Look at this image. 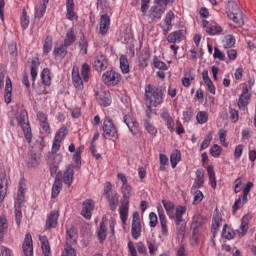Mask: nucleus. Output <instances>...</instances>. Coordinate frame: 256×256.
<instances>
[{
    "label": "nucleus",
    "mask_w": 256,
    "mask_h": 256,
    "mask_svg": "<svg viewBox=\"0 0 256 256\" xmlns=\"http://www.w3.org/2000/svg\"><path fill=\"white\" fill-rule=\"evenodd\" d=\"M75 41H77V37L75 36V31L71 28L66 34L64 45L65 47H71Z\"/></svg>",
    "instance_id": "obj_31"
},
{
    "label": "nucleus",
    "mask_w": 256,
    "mask_h": 256,
    "mask_svg": "<svg viewBox=\"0 0 256 256\" xmlns=\"http://www.w3.org/2000/svg\"><path fill=\"white\" fill-rule=\"evenodd\" d=\"M119 211L122 223H127V218L129 217V202H121Z\"/></svg>",
    "instance_id": "obj_29"
},
{
    "label": "nucleus",
    "mask_w": 256,
    "mask_h": 256,
    "mask_svg": "<svg viewBox=\"0 0 256 256\" xmlns=\"http://www.w3.org/2000/svg\"><path fill=\"white\" fill-rule=\"evenodd\" d=\"M181 161V151L174 150L173 153L170 156V163L172 169H175L177 167V164Z\"/></svg>",
    "instance_id": "obj_35"
},
{
    "label": "nucleus",
    "mask_w": 256,
    "mask_h": 256,
    "mask_svg": "<svg viewBox=\"0 0 256 256\" xmlns=\"http://www.w3.org/2000/svg\"><path fill=\"white\" fill-rule=\"evenodd\" d=\"M61 132L60 133H56L55 138H54V142L52 145V151L53 153H57V151H59V149H61Z\"/></svg>",
    "instance_id": "obj_47"
},
{
    "label": "nucleus",
    "mask_w": 256,
    "mask_h": 256,
    "mask_svg": "<svg viewBox=\"0 0 256 256\" xmlns=\"http://www.w3.org/2000/svg\"><path fill=\"white\" fill-rule=\"evenodd\" d=\"M28 165L29 167H37V165H39V158L37 157V154L33 152L29 154Z\"/></svg>",
    "instance_id": "obj_50"
},
{
    "label": "nucleus",
    "mask_w": 256,
    "mask_h": 256,
    "mask_svg": "<svg viewBox=\"0 0 256 256\" xmlns=\"http://www.w3.org/2000/svg\"><path fill=\"white\" fill-rule=\"evenodd\" d=\"M76 236H77V233H75V230L73 228H71L70 230H67L66 243H73V241H75Z\"/></svg>",
    "instance_id": "obj_55"
},
{
    "label": "nucleus",
    "mask_w": 256,
    "mask_h": 256,
    "mask_svg": "<svg viewBox=\"0 0 256 256\" xmlns=\"http://www.w3.org/2000/svg\"><path fill=\"white\" fill-rule=\"evenodd\" d=\"M207 221L206 217H203L201 214L196 213L192 218L191 229H199Z\"/></svg>",
    "instance_id": "obj_25"
},
{
    "label": "nucleus",
    "mask_w": 256,
    "mask_h": 256,
    "mask_svg": "<svg viewBox=\"0 0 256 256\" xmlns=\"http://www.w3.org/2000/svg\"><path fill=\"white\" fill-rule=\"evenodd\" d=\"M174 19H175V13H173V11H169L166 14V17H165V20H164V23L166 25V29H165L166 33L173 29L172 21Z\"/></svg>",
    "instance_id": "obj_34"
},
{
    "label": "nucleus",
    "mask_w": 256,
    "mask_h": 256,
    "mask_svg": "<svg viewBox=\"0 0 256 256\" xmlns=\"http://www.w3.org/2000/svg\"><path fill=\"white\" fill-rule=\"evenodd\" d=\"M120 69L124 74L129 73V60L125 55L120 56Z\"/></svg>",
    "instance_id": "obj_41"
},
{
    "label": "nucleus",
    "mask_w": 256,
    "mask_h": 256,
    "mask_svg": "<svg viewBox=\"0 0 256 256\" xmlns=\"http://www.w3.org/2000/svg\"><path fill=\"white\" fill-rule=\"evenodd\" d=\"M251 218V214H246L244 217H242L240 228L237 230L239 237H245V235H247Z\"/></svg>",
    "instance_id": "obj_16"
},
{
    "label": "nucleus",
    "mask_w": 256,
    "mask_h": 256,
    "mask_svg": "<svg viewBox=\"0 0 256 256\" xmlns=\"http://www.w3.org/2000/svg\"><path fill=\"white\" fill-rule=\"evenodd\" d=\"M96 100L101 107H109L111 105V94L107 91H99L96 93Z\"/></svg>",
    "instance_id": "obj_11"
},
{
    "label": "nucleus",
    "mask_w": 256,
    "mask_h": 256,
    "mask_svg": "<svg viewBox=\"0 0 256 256\" xmlns=\"http://www.w3.org/2000/svg\"><path fill=\"white\" fill-rule=\"evenodd\" d=\"M91 74V67L89 64L84 63L81 66V74L79 73V67H73L72 69V81L77 91H83L85 89L84 83L89 82V75Z\"/></svg>",
    "instance_id": "obj_2"
},
{
    "label": "nucleus",
    "mask_w": 256,
    "mask_h": 256,
    "mask_svg": "<svg viewBox=\"0 0 256 256\" xmlns=\"http://www.w3.org/2000/svg\"><path fill=\"white\" fill-rule=\"evenodd\" d=\"M226 13L229 19L236 23V25H243V12H241V8H239L235 1L228 2Z\"/></svg>",
    "instance_id": "obj_5"
},
{
    "label": "nucleus",
    "mask_w": 256,
    "mask_h": 256,
    "mask_svg": "<svg viewBox=\"0 0 256 256\" xmlns=\"http://www.w3.org/2000/svg\"><path fill=\"white\" fill-rule=\"evenodd\" d=\"M66 19L69 21H77V12H75V2L73 0H66Z\"/></svg>",
    "instance_id": "obj_17"
},
{
    "label": "nucleus",
    "mask_w": 256,
    "mask_h": 256,
    "mask_svg": "<svg viewBox=\"0 0 256 256\" xmlns=\"http://www.w3.org/2000/svg\"><path fill=\"white\" fill-rule=\"evenodd\" d=\"M102 129L107 137H112L113 139H117V137H119L117 127H115L113 120L109 117L104 119Z\"/></svg>",
    "instance_id": "obj_8"
},
{
    "label": "nucleus",
    "mask_w": 256,
    "mask_h": 256,
    "mask_svg": "<svg viewBox=\"0 0 256 256\" xmlns=\"http://www.w3.org/2000/svg\"><path fill=\"white\" fill-rule=\"evenodd\" d=\"M162 204L169 219H172V221H174L179 235H185L187 224L183 219V215H185L187 208L185 206H177L175 211V203L168 200H162Z\"/></svg>",
    "instance_id": "obj_1"
},
{
    "label": "nucleus",
    "mask_w": 256,
    "mask_h": 256,
    "mask_svg": "<svg viewBox=\"0 0 256 256\" xmlns=\"http://www.w3.org/2000/svg\"><path fill=\"white\" fill-rule=\"evenodd\" d=\"M11 93H13V83L11 82V78L7 77L4 94L5 103H7V105L11 103Z\"/></svg>",
    "instance_id": "obj_24"
},
{
    "label": "nucleus",
    "mask_w": 256,
    "mask_h": 256,
    "mask_svg": "<svg viewBox=\"0 0 256 256\" xmlns=\"http://www.w3.org/2000/svg\"><path fill=\"white\" fill-rule=\"evenodd\" d=\"M133 188L131 187V185H122L121 187V193H122V199H121V203H129V199H131V195Z\"/></svg>",
    "instance_id": "obj_27"
},
{
    "label": "nucleus",
    "mask_w": 256,
    "mask_h": 256,
    "mask_svg": "<svg viewBox=\"0 0 256 256\" xmlns=\"http://www.w3.org/2000/svg\"><path fill=\"white\" fill-rule=\"evenodd\" d=\"M196 119L200 125H203V124L207 123V121L209 119V114H207V112H205V111H200L196 115Z\"/></svg>",
    "instance_id": "obj_48"
},
{
    "label": "nucleus",
    "mask_w": 256,
    "mask_h": 256,
    "mask_svg": "<svg viewBox=\"0 0 256 256\" xmlns=\"http://www.w3.org/2000/svg\"><path fill=\"white\" fill-rule=\"evenodd\" d=\"M203 201V192L201 190H197L194 194L193 205H199Z\"/></svg>",
    "instance_id": "obj_61"
},
{
    "label": "nucleus",
    "mask_w": 256,
    "mask_h": 256,
    "mask_svg": "<svg viewBox=\"0 0 256 256\" xmlns=\"http://www.w3.org/2000/svg\"><path fill=\"white\" fill-rule=\"evenodd\" d=\"M144 127L146 129V131L150 134L153 135L155 137V135H157V128H155V126H153L151 124V121L149 120H145L144 121Z\"/></svg>",
    "instance_id": "obj_49"
},
{
    "label": "nucleus",
    "mask_w": 256,
    "mask_h": 256,
    "mask_svg": "<svg viewBox=\"0 0 256 256\" xmlns=\"http://www.w3.org/2000/svg\"><path fill=\"white\" fill-rule=\"evenodd\" d=\"M37 69H39V59H34L31 62V70H30V75L32 78V81H35L37 79Z\"/></svg>",
    "instance_id": "obj_42"
},
{
    "label": "nucleus",
    "mask_w": 256,
    "mask_h": 256,
    "mask_svg": "<svg viewBox=\"0 0 256 256\" xmlns=\"http://www.w3.org/2000/svg\"><path fill=\"white\" fill-rule=\"evenodd\" d=\"M214 59H219V61H225V54L217 47L214 48Z\"/></svg>",
    "instance_id": "obj_62"
},
{
    "label": "nucleus",
    "mask_w": 256,
    "mask_h": 256,
    "mask_svg": "<svg viewBox=\"0 0 256 256\" xmlns=\"http://www.w3.org/2000/svg\"><path fill=\"white\" fill-rule=\"evenodd\" d=\"M147 246L150 255H155V253H157L158 248L155 241H147Z\"/></svg>",
    "instance_id": "obj_60"
},
{
    "label": "nucleus",
    "mask_w": 256,
    "mask_h": 256,
    "mask_svg": "<svg viewBox=\"0 0 256 256\" xmlns=\"http://www.w3.org/2000/svg\"><path fill=\"white\" fill-rule=\"evenodd\" d=\"M223 47L224 49H231V47L235 46V36L233 35H226L223 40Z\"/></svg>",
    "instance_id": "obj_38"
},
{
    "label": "nucleus",
    "mask_w": 256,
    "mask_h": 256,
    "mask_svg": "<svg viewBox=\"0 0 256 256\" xmlns=\"http://www.w3.org/2000/svg\"><path fill=\"white\" fill-rule=\"evenodd\" d=\"M61 179L62 177L59 174L55 177V181L52 186V199H56V197L59 196V193H61V189H63V182Z\"/></svg>",
    "instance_id": "obj_22"
},
{
    "label": "nucleus",
    "mask_w": 256,
    "mask_h": 256,
    "mask_svg": "<svg viewBox=\"0 0 256 256\" xmlns=\"http://www.w3.org/2000/svg\"><path fill=\"white\" fill-rule=\"evenodd\" d=\"M16 120L18 125L22 127L25 139L28 141V143H31L33 134H31V126L29 125L27 112L25 110L20 111V113L16 116Z\"/></svg>",
    "instance_id": "obj_6"
},
{
    "label": "nucleus",
    "mask_w": 256,
    "mask_h": 256,
    "mask_svg": "<svg viewBox=\"0 0 256 256\" xmlns=\"http://www.w3.org/2000/svg\"><path fill=\"white\" fill-rule=\"evenodd\" d=\"M206 33H208V35H219L220 33H223V28L218 25H210L207 27Z\"/></svg>",
    "instance_id": "obj_44"
},
{
    "label": "nucleus",
    "mask_w": 256,
    "mask_h": 256,
    "mask_svg": "<svg viewBox=\"0 0 256 256\" xmlns=\"http://www.w3.org/2000/svg\"><path fill=\"white\" fill-rule=\"evenodd\" d=\"M221 146L215 144L214 147L211 148L210 153L212 157H219L221 155Z\"/></svg>",
    "instance_id": "obj_64"
},
{
    "label": "nucleus",
    "mask_w": 256,
    "mask_h": 256,
    "mask_svg": "<svg viewBox=\"0 0 256 256\" xmlns=\"http://www.w3.org/2000/svg\"><path fill=\"white\" fill-rule=\"evenodd\" d=\"M17 201L21 205L25 201V188H23V184H19L18 194H17Z\"/></svg>",
    "instance_id": "obj_52"
},
{
    "label": "nucleus",
    "mask_w": 256,
    "mask_h": 256,
    "mask_svg": "<svg viewBox=\"0 0 256 256\" xmlns=\"http://www.w3.org/2000/svg\"><path fill=\"white\" fill-rule=\"evenodd\" d=\"M42 251L44 256H51V246L49 245V241L44 240L41 243Z\"/></svg>",
    "instance_id": "obj_53"
},
{
    "label": "nucleus",
    "mask_w": 256,
    "mask_h": 256,
    "mask_svg": "<svg viewBox=\"0 0 256 256\" xmlns=\"http://www.w3.org/2000/svg\"><path fill=\"white\" fill-rule=\"evenodd\" d=\"M153 64L156 69H160V71H167V64H165L163 61H160L157 56L154 57Z\"/></svg>",
    "instance_id": "obj_51"
},
{
    "label": "nucleus",
    "mask_w": 256,
    "mask_h": 256,
    "mask_svg": "<svg viewBox=\"0 0 256 256\" xmlns=\"http://www.w3.org/2000/svg\"><path fill=\"white\" fill-rule=\"evenodd\" d=\"M143 231V228L141 226V216L139 215V212L133 213L132 218V228H131V234L133 239L137 240L141 237V233Z\"/></svg>",
    "instance_id": "obj_7"
},
{
    "label": "nucleus",
    "mask_w": 256,
    "mask_h": 256,
    "mask_svg": "<svg viewBox=\"0 0 256 256\" xmlns=\"http://www.w3.org/2000/svg\"><path fill=\"white\" fill-rule=\"evenodd\" d=\"M158 216H159V221H160V225H161V231H162V235L164 237H167V235H169V228L167 226V216H165V211L163 210V208H158Z\"/></svg>",
    "instance_id": "obj_15"
},
{
    "label": "nucleus",
    "mask_w": 256,
    "mask_h": 256,
    "mask_svg": "<svg viewBox=\"0 0 256 256\" xmlns=\"http://www.w3.org/2000/svg\"><path fill=\"white\" fill-rule=\"evenodd\" d=\"M193 117V109L192 108H186V110L183 112V120L186 123H189Z\"/></svg>",
    "instance_id": "obj_58"
},
{
    "label": "nucleus",
    "mask_w": 256,
    "mask_h": 256,
    "mask_svg": "<svg viewBox=\"0 0 256 256\" xmlns=\"http://www.w3.org/2000/svg\"><path fill=\"white\" fill-rule=\"evenodd\" d=\"M22 249L25 256H33V237L30 233L25 235Z\"/></svg>",
    "instance_id": "obj_12"
},
{
    "label": "nucleus",
    "mask_w": 256,
    "mask_h": 256,
    "mask_svg": "<svg viewBox=\"0 0 256 256\" xmlns=\"http://www.w3.org/2000/svg\"><path fill=\"white\" fill-rule=\"evenodd\" d=\"M222 237L223 239L231 240L235 237V231L232 228H230L227 224H225L222 230Z\"/></svg>",
    "instance_id": "obj_37"
},
{
    "label": "nucleus",
    "mask_w": 256,
    "mask_h": 256,
    "mask_svg": "<svg viewBox=\"0 0 256 256\" xmlns=\"http://www.w3.org/2000/svg\"><path fill=\"white\" fill-rule=\"evenodd\" d=\"M108 65L109 63L104 55L96 56L93 62V67L96 71H105Z\"/></svg>",
    "instance_id": "obj_18"
},
{
    "label": "nucleus",
    "mask_w": 256,
    "mask_h": 256,
    "mask_svg": "<svg viewBox=\"0 0 256 256\" xmlns=\"http://www.w3.org/2000/svg\"><path fill=\"white\" fill-rule=\"evenodd\" d=\"M64 255L65 256H77V252L69 243H66L65 248H64Z\"/></svg>",
    "instance_id": "obj_57"
},
{
    "label": "nucleus",
    "mask_w": 256,
    "mask_h": 256,
    "mask_svg": "<svg viewBox=\"0 0 256 256\" xmlns=\"http://www.w3.org/2000/svg\"><path fill=\"white\" fill-rule=\"evenodd\" d=\"M67 47L69 46H65L61 45L60 47H57L54 49V55L55 57H67Z\"/></svg>",
    "instance_id": "obj_46"
},
{
    "label": "nucleus",
    "mask_w": 256,
    "mask_h": 256,
    "mask_svg": "<svg viewBox=\"0 0 256 256\" xmlns=\"http://www.w3.org/2000/svg\"><path fill=\"white\" fill-rule=\"evenodd\" d=\"M75 167L76 166L69 165L66 171H64L62 179H63L64 185H67V187H71V185L73 184V175H75V172L73 169H75Z\"/></svg>",
    "instance_id": "obj_20"
},
{
    "label": "nucleus",
    "mask_w": 256,
    "mask_h": 256,
    "mask_svg": "<svg viewBox=\"0 0 256 256\" xmlns=\"http://www.w3.org/2000/svg\"><path fill=\"white\" fill-rule=\"evenodd\" d=\"M93 209H95V202H93V200L91 199L85 200L82 203V210H81L82 217H84V219H91L93 215L92 214Z\"/></svg>",
    "instance_id": "obj_10"
},
{
    "label": "nucleus",
    "mask_w": 256,
    "mask_h": 256,
    "mask_svg": "<svg viewBox=\"0 0 256 256\" xmlns=\"http://www.w3.org/2000/svg\"><path fill=\"white\" fill-rule=\"evenodd\" d=\"M41 133H45L46 135H49L51 133V126L49 125V121L42 122L40 124Z\"/></svg>",
    "instance_id": "obj_63"
},
{
    "label": "nucleus",
    "mask_w": 256,
    "mask_h": 256,
    "mask_svg": "<svg viewBox=\"0 0 256 256\" xmlns=\"http://www.w3.org/2000/svg\"><path fill=\"white\" fill-rule=\"evenodd\" d=\"M102 79L106 85H112L114 87V85H118V83L121 81V74L113 70L106 71L102 75Z\"/></svg>",
    "instance_id": "obj_9"
},
{
    "label": "nucleus",
    "mask_w": 256,
    "mask_h": 256,
    "mask_svg": "<svg viewBox=\"0 0 256 256\" xmlns=\"http://www.w3.org/2000/svg\"><path fill=\"white\" fill-rule=\"evenodd\" d=\"M208 175H209V183L213 189L217 187V179L215 178V170L212 166H208L207 168Z\"/></svg>",
    "instance_id": "obj_43"
},
{
    "label": "nucleus",
    "mask_w": 256,
    "mask_h": 256,
    "mask_svg": "<svg viewBox=\"0 0 256 256\" xmlns=\"http://www.w3.org/2000/svg\"><path fill=\"white\" fill-rule=\"evenodd\" d=\"M5 195H7V175L0 173V203L5 199Z\"/></svg>",
    "instance_id": "obj_23"
},
{
    "label": "nucleus",
    "mask_w": 256,
    "mask_h": 256,
    "mask_svg": "<svg viewBox=\"0 0 256 256\" xmlns=\"http://www.w3.org/2000/svg\"><path fill=\"white\" fill-rule=\"evenodd\" d=\"M149 219H150V222H149L150 227L152 228L157 227V223H159V219L157 218V214H155V212H151L149 214Z\"/></svg>",
    "instance_id": "obj_59"
},
{
    "label": "nucleus",
    "mask_w": 256,
    "mask_h": 256,
    "mask_svg": "<svg viewBox=\"0 0 256 256\" xmlns=\"http://www.w3.org/2000/svg\"><path fill=\"white\" fill-rule=\"evenodd\" d=\"M168 43H181L183 41V30L172 32L167 37Z\"/></svg>",
    "instance_id": "obj_26"
},
{
    "label": "nucleus",
    "mask_w": 256,
    "mask_h": 256,
    "mask_svg": "<svg viewBox=\"0 0 256 256\" xmlns=\"http://www.w3.org/2000/svg\"><path fill=\"white\" fill-rule=\"evenodd\" d=\"M42 5L40 8H36V17L41 19L45 15V12L47 11V4L49 3V0H42Z\"/></svg>",
    "instance_id": "obj_45"
},
{
    "label": "nucleus",
    "mask_w": 256,
    "mask_h": 256,
    "mask_svg": "<svg viewBox=\"0 0 256 256\" xmlns=\"http://www.w3.org/2000/svg\"><path fill=\"white\" fill-rule=\"evenodd\" d=\"M191 81H195V74L193 72L184 74V77L182 78V85L184 87H190Z\"/></svg>",
    "instance_id": "obj_39"
},
{
    "label": "nucleus",
    "mask_w": 256,
    "mask_h": 256,
    "mask_svg": "<svg viewBox=\"0 0 256 256\" xmlns=\"http://www.w3.org/2000/svg\"><path fill=\"white\" fill-rule=\"evenodd\" d=\"M21 25L23 29H27V27H29V16H27V10L25 9L22 11Z\"/></svg>",
    "instance_id": "obj_54"
},
{
    "label": "nucleus",
    "mask_w": 256,
    "mask_h": 256,
    "mask_svg": "<svg viewBox=\"0 0 256 256\" xmlns=\"http://www.w3.org/2000/svg\"><path fill=\"white\" fill-rule=\"evenodd\" d=\"M106 199L108 200L111 211H115L119 205V197H117V192H111V194L106 196Z\"/></svg>",
    "instance_id": "obj_30"
},
{
    "label": "nucleus",
    "mask_w": 256,
    "mask_h": 256,
    "mask_svg": "<svg viewBox=\"0 0 256 256\" xmlns=\"http://www.w3.org/2000/svg\"><path fill=\"white\" fill-rule=\"evenodd\" d=\"M53 49V37L46 36L44 45H43V51L45 55H48V53Z\"/></svg>",
    "instance_id": "obj_40"
},
{
    "label": "nucleus",
    "mask_w": 256,
    "mask_h": 256,
    "mask_svg": "<svg viewBox=\"0 0 256 256\" xmlns=\"http://www.w3.org/2000/svg\"><path fill=\"white\" fill-rule=\"evenodd\" d=\"M111 26V18L107 14H103L100 17V28L99 32L101 35H107V31H109V27Z\"/></svg>",
    "instance_id": "obj_19"
},
{
    "label": "nucleus",
    "mask_w": 256,
    "mask_h": 256,
    "mask_svg": "<svg viewBox=\"0 0 256 256\" xmlns=\"http://www.w3.org/2000/svg\"><path fill=\"white\" fill-rule=\"evenodd\" d=\"M124 123L127 125L132 135H137L139 133V122H137V120L133 119L131 116L125 115Z\"/></svg>",
    "instance_id": "obj_14"
},
{
    "label": "nucleus",
    "mask_w": 256,
    "mask_h": 256,
    "mask_svg": "<svg viewBox=\"0 0 256 256\" xmlns=\"http://www.w3.org/2000/svg\"><path fill=\"white\" fill-rule=\"evenodd\" d=\"M98 239L100 243H103L107 239V226L105 225V222L102 221L100 223V227L97 232Z\"/></svg>",
    "instance_id": "obj_32"
},
{
    "label": "nucleus",
    "mask_w": 256,
    "mask_h": 256,
    "mask_svg": "<svg viewBox=\"0 0 256 256\" xmlns=\"http://www.w3.org/2000/svg\"><path fill=\"white\" fill-rule=\"evenodd\" d=\"M41 79L43 85L49 87L51 85V70L49 68H44L41 72Z\"/></svg>",
    "instance_id": "obj_33"
},
{
    "label": "nucleus",
    "mask_w": 256,
    "mask_h": 256,
    "mask_svg": "<svg viewBox=\"0 0 256 256\" xmlns=\"http://www.w3.org/2000/svg\"><path fill=\"white\" fill-rule=\"evenodd\" d=\"M59 219V212L52 211L46 219V229H55L57 227V221Z\"/></svg>",
    "instance_id": "obj_21"
},
{
    "label": "nucleus",
    "mask_w": 256,
    "mask_h": 256,
    "mask_svg": "<svg viewBox=\"0 0 256 256\" xmlns=\"http://www.w3.org/2000/svg\"><path fill=\"white\" fill-rule=\"evenodd\" d=\"M145 101L153 107H159L163 103V90L151 84L146 85Z\"/></svg>",
    "instance_id": "obj_3"
},
{
    "label": "nucleus",
    "mask_w": 256,
    "mask_h": 256,
    "mask_svg": "<svg viewBox=\"0 0 256 256\" xmlns=\"http://www.w3.org/2000/svg\"><path fill=\"white\" fill-rule=\"evenodd\" d=\"M250 101H251V94H249V88L245 86L242 89V94L238 99L237 106L239 107V109H243V107H247V105H249Z\"/></svg>",
    "instance_id": "obj_13"
},
{
    "label": "nucleus",
    "mask_w": 256,
    "mask_h": 256,
    "mask_svg": "<svg viewBox=\"0 0 256 256\" xmlns=\"http://www.w3.org/2000/svg\"><path fill=\"white\" fill-rule=\"evenodd\" d=\"M221 221H223V217L221 216V213L216 212L212 219L211 231H212L213 235L217 234V230L219 229V227H221Z\"/></svg>",
    "instance_id": "obj_28"
},
{
    "label": "nucleus",
    "mask_w": 256,
    "mask_h": 256,
    "mask_svg": "<svg viewBox=\"0 0 256 256\" xmlns=\"http://www.w3.org/2000/svg\"><path fill=\"white\" fill-rule=\"evenodd\" d=\"M160 171H165V165H169V158L165 154H160Z\"/></svg>",
    "instance_id": "obj_56"
},
{
    "label": "nucleus",
    "mask_w": 256,
    "mask_h": 256,
    "mask_svg": "<svg viewBox=\"0 0 256 256\" xmlns=\"http://www.w3.org/2000/svg\"><path fill=\"white\" fill-rule=\"evenodd\" d=\"M154 3L155 5L151 6L148 12V18L151 23L161 21V17H163V14L167 11V5H169V3L163 0H154Z\"/></svg>",
    "instance_id": "obj_4"
},
{
    "label": "nucleus",
    "mask_w": 256,
    "mask_h": 256,
    "mask_svg": "<svg viewBox=\"0 0 256 256\" xmlns=\"http://www.w3.org/2000/svg\"><path fill=\"white\" fill-rule=\"evenodd\" d=\"M204 183H205V174H203V171L197 170L194 187H196L197 189H200V187H203Z\"/></svg>",
    "instance_id": "obj_36"
}]
</instances>
